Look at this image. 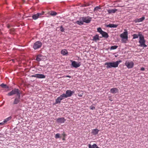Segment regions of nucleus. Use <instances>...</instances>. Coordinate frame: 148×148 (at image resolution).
<instances>
[{
	"label": "nucleus",
	"mask_w": 148,
	"mask_h": 148,
	"mask_svg": "<svg viewBox=\"0 0 148 148\" xmlns=\"http://www.w3.org/2000/svg\"><path fill=\"white\" fill-rule=\"evenodd\" d=\"M5 3H7L6 2V1H5Z\"/></svg>",
	"instance_id": "nucleus-50"
},
{
	"label": "nucleus",
	"mask_w": 148,
	"mask_h": 148,
	"mask_svg": "<svg viewBox=\"0 0 148 148\" xmlns=\"http://www.w3.org/2000/svg\"><path fill=\"white\" fill-rule=\"evenodd\" d=\"M121 62V60H119L115 62H106L105 63L104 65L106 66V67L107 69L111 68L112 67L116 68L118 67L119 64Z\"/></svg>",
	"instance_id": "nucleus-1"
},
{
	"label": "nucleus",
	"mask_w": 148,
	"mask_h": 148,
	"mask_svg": "<svg viewBox=\"0 0 148 148\" xmlns=\"http://www.w3.org/2000/svg\"><path fill=\"white\" fill-rule=\"evenodd\" d=\"M57 14V13L53 11L51 13V15L53 16H55Z\"/></svg>",
	"instance_id": "nucleus-36"
},
{
	"label": "nucleus",
	"mask_w": 148,
	"mask_h": 148,
	"mask_svg": "<svg viewBox=\"0 0 148 148\" xmlns=\"http://www.w3.org/2000/svg\"><path fill=\"white\" fill-rule=\"evenodd\" d=\"M66 77H69V78H71V77L70 76H69V75H67L66 76Z\"/></svg>",
	"instance_id": "nucleus-45"
},
{
	"label": "nucleus",
	"mask_w": 148,
	"mask_h": 148,
	"mask_svg": "<svg viewBox=\"0 0 148 148\" xmlns=\"http://www.w3.org/2000/svg\"><path fill=\"white\" fill-rule=\"evenodd\" d=\"M21 90L16 88H14L12 89L10 92L8 93V96H11L14 95H16L17 96H21Z\"/></svg>",
	"instance_id": "nucleus-2"
},
{
	"label": "nucleus",
	"mask_w": 148,
	"mask_h": 148,
	"mask_svg": "<svg viewBox=\"0 0 148 148\" xmlns=\"http://www.w3.org/2000/svg\"><path fill=\"white\" fill-rule=\"evenodd\" d=\"M59 97L61 98L62 100L65 98H67L66 95H65V93H63L62 95H60Z\"/></svg>",
	"instance_id": "nucleus-29"
},
{
	"label": "nucleus",
	"mask_w": 148,
	"mask_h": 148,
	"mask_svg": "<svg viewBox=\"0 0 148 148\" xmlns=\"http://www.w3.org/2000/svg\"><path fill=\"white\" fill-rule=\"evenodd\" d=\"M70 62H71V66L74 68H77L79 67L81 65L80 62L77 63V62L73 61L72 60H70Z\"/></svg>",
	"instance_id": "nucleus-8"
},
{
	"label": "nucleus",
	"mask_w": 148,
	"mask_h": 148,
	"mask_svg": "<svg viewBox=\"0 0 148 148\" xmlns=\"http://www.w3.org/2000/svg\"><path fill=\"white\" fill-rule=\"evenodd\" d=\"M68 52L66 49H62L61 51V53L63 56H67L68 54Z\"/></svg>",
	"instance_id": "nucleus-20"
},
{
	"label": "nucleus",
	"mask_w": 148,
	"mask_h": 148,
	"mask_svg": "<svg viewBox=\"0 0 148 148\" xmlns=\"http://www.w3.org/2000/svg\"><path fill=\"white\" fill-rule=\"evenodd\" d=\"M4 123H4L3 121V122L1 123H0V125H3L4 124Z\"/></svg>",
	"instance_id": "nucleus-42"
},
{
	"label": "nucleus",
	"mask_w": 148,
	"mask_h": 148,
	"mask_svg": "<svg viewBox=\"0 0 148 148\" xmlns=\"http://www.w3.org/2000/svg\"><path fill=\"white\" fill-rule=\"evenodd\" d=\"M62 100L61 98L59 97H58L57 99L56 100L55 104H57L60 103L61 102V101Z\"/></svg>",
	"instance_id": "nucleus-25"
},
{
	"label": "nucleus",
	"mask_w": 148,
	"mask_h": 148,
	"mask_svg": "<svg viewBox=\"0 0 148 148\" xmlns=\"http://www.w3.org/2000/svg\"><path fill=\"white\" fill-rule=\"evenodd\" d=\"M0 86L3 88L8 89L9 88V86L6 84H5L4 83H2L0 85Z\"/></svg>",
	"instance_id": "nucleus-27"
},
{
	"label": "nucleus",
	"mask_w": 148,
	"mask_h": 148,
	"mask_svg": "<svg viewBox=\"0 0 148 148\" xmlns=\"http://www.w3.org/2000/svg\"><path fill=\"white\" fill-rule=\"evenodd\" d=\"M22 1L23 3H24L25 1L24 0H22Z\"/></svg>",
	"instance_id": "nucleus-46"
},
{
	"label": "nucleus",
	"mask_w": 148,
	"mask_h": 148,
	"mask_svg": "<svg viewBox=\"0 0 148 148\" xmlns=\"http://www.w3.org/2000/svg\"><path fill=\"white\" fill-rule=\"evenodd\" d=\"M83 23V21L82 20V17H80L79 19V20L75 22V23L76 24L79 25H83L84 24Z\"/></svg>",
	"instance_id": "nucleus-18"
},
{
	"label": "nucleus",
	"mask_w": 148,
	"mask_h": 148,
	"mask_svg": "<svg viewBox=\"0 0 148 148\" xmlns=\"http://www.w3.org/2000/svg\"><path fill=\"white\" fill-rule=\"evenodd\" d=\"M125 65L126 66L128 69H131L133 67L134 63L132 61L129 62L128 61H126L125 62Z\"/></svg>",
	"instance_id": "nucleus-9"
},
{
	"label": "nucleus",
	"mask_w": 148,
	"mask_h": 148,
	"mask_svg": "<svg viewBox=\"0 0 148 148\" xmlns=\"http://www.w3.org/2000/svg\"><path fill=\"white\" fill-rule=\"evenodd\" d=\"M117 11V9H109L107 11L108 12V14H110L112 13H114Z\"/></svg>",
	"instance_id": "nucleus-19"
},
{
	"label": "nucleus",
	"mask_w": 148,
	"mask_h": 148,
	"mask_svg": "<svg viewBox=\"0 0 148 148\" xmlns=\"http://www.w3.org/2000/svg\"><path fill=\"white\" fill-rule=\"evenodd\" d=\"M102 35V37L105 38H107L109 37V35L107 32L104 31L101 34Z\"/></svg>",
	"instance_id": "nucleus-22"
},
{
	"label": "nucleus",
	"mask_w": 148,
	"mask_h": 148,
	"mask_svg": "<svg viewBox=\"0 0 148 148\" xmlns=\"http://www.w3.org/2000/svg\"><path fill=\"white\" fill-rule=\"evenodd\" d=\"M142 34H141L140 32H139L138 33V34H134L132 35V36L133 37V39H135L136 38H138V37H140L141 35H142Z\"/></svg>",
	"instance_id": "nucleus-24"
},
{
	"label": "nucleus",
	"mask_w": 148,
	"mask_h": 148,
	"mask_svg": "<svg viewBox=\"0 0 148 148\" xmlns=\"http://www.w3.org/2000/svg\"><path fill=\"white\" fill-rule=\"evenodd\" d=\"M32 77H35L39 79H44L46 77L45 75L42 74H37L31 75Z\"/></svg>",
	"instance_id": "nucleus-10"
},
{
	"label": "nucleus",
	"mask_w": 148,
	"mask_h": 148,
	"mask_svg": "<svg viewBox=\"0 0 148 148\" xmlns=\"http://www.w3.org/2000/svg\"><path fill=\"white\" fill-rule=\"evenodd\" d=\"M117 25L110 24L108 25L106 24L105 26L107 27H110V28H116L118 26Z\"/></svg>",
	"instance_id": "nucleus-14"
},
{
	"label": "nucleus",
	"mask_w": 148,
	"mask_h": 148,
	"mask_svg": "<svg viewBox=\"0 0 148 148\" xmlns=\"http://www.w3.org/2000/svg\"><path fill=\"white\" fill-rule=\"evenodd\" d=\"M102 37H102V36H100V37H99V38H102Z\"/></svg>",
	"instance_id": "nucleus-48"
},
{
	"label": "nucleus",
	"mask_w": 148,
	"mask_h": 148,
	"mask_svg": "<svg viewBox=\"0 0 148 148\" xmlns=\"http://www.w3.org/2000/svg\"><path fill=\"white\" fill-rule=\"evenodd\" d=\"M83 95V93L82 94L80 93H79L78 94V96L79 97H82Z\"/></svg>",
	"instance_id": "nucleus-39"
},
{
	"label": "nucleus",
	"mask_w": 148,
	"mask_h": 148,
	"mask_svg": "<svg viewBox=\"0 0 148 148\" xmlns=\"http://www.w3.org/2000/svg\"><path fill=\"white\" fill-rule=\"evenodd\" d=\"M97 148H100L98 146H97Z\"/></svg>",
	"instance_id": "nucleus-49"
},
{
	"label": "nucleus",
	"mask_w": 148,
	"mask_h": 148,
	"mask_svg": "<svg viewBox=\"0 0 148 148\" xmlns=\"http://www.w3.org/2000/svg\"><path fill=\"white\" fill-rule=\"evenodd\" d=\"M62 135L63 137V138H62V140H65V138L66 137V136L67 135L65 134L64 132H63V133L62 134Z\"/></svg>",
	"instance_id": "nucleus-32"
},
{
	"label": "nucleus",
	"mask_w": 148,
	"mask_h": 148,
	"mask_svg": "<svg viewBox=\"0 0 148 148\" xmlns=\"http://www.w3.org/2000/svg\"><path fill=\"white\" fill-rule=\"evenodd\" d=\"M42 43L40 41L35 42L33 44V48L34 50H37L41 47Z\"/></svg>",
	"instance_id": "nucleus-5"
},
{
	"label": "nucleus",
	"mask_w": 148,
	"mask_h": 148,
	"mask_svg": "<svg viewBox=\"0 0 148 148\" xmlns=\"http://www.w3.org/2000/svg\"><path fill=\"white\" fill-rule=\"evenodd\" d=\"M30 18H29V19H32V18H32V17H29Z\"/></svg>",
	"instance_id": "nucleus-47"
},
{
	"label": "nucleus",
	"mask_w": 148,
	"mask_h": 148,
	"mask_svg": "<svg viewBox=\"0 0 148 148\" xmlns=\"http://www.w3.org/2000/svg\"><path fill=\"white\" fill-rule=\"evenodd\" d=\"M118 46L116 45H115L114 46H112L110 48V50H114L116 49L118 47Z\"/></svg>",
	"instance_id": "nucleus-31"
},
{
	"label": "nucleus",
	"mask_w": 148,
	"mask_h": 148,
	"mask_svg": "<svg viewBox=\"0 0 148 148\" xmlns=\"http://www.w3.org/2000/svg\"><path fill=\"white\" fill-rule=\"evenodd\" d=\"M42 56L41 54L38 55L36 56V60L38 62H40L42 60V58H41V57Z\"/></svg>",
	"instance_id": "nucleus-23"
},
{
	"label": "nucleus",
	"mask_w": 148,
	"mask_h": 148,
	"mask_svg": "<svg viewBox=\"0 0 148 148\" xmlns=\"http://www.w3.org/2000/svg\"><path fill=\"white\" fill-rule=\"evenodd\" d=\"M90 109L92 110H95V108L94 106H91L90 107Z\"/></svg>",
	"instance_id": "nucleus-38"
},
{
	"label": "nucleus",
	"mask_w": 148,
	"mask_h": 148,
	"mask_svg": "<svg viewBox=\"0 0 148 148\" xmlns=\"http://www.w3.org/2000/svg\"><path fill=\"white\" fill-rule=\"evenodd\" d=\"M12 119V117L10 116L5 119L3 121V122L5 123H6L8 121Z\"/></svg>",
	"instance_id": "nucleus-30"
},
{
	"label": "nucleus",
	"mask_w": 148,
	"mask_h": 148,
	"mask_svg": "<svg viewBox=\"0 0 148 148\" xmlns=\"http://www.w3.org/2000/svg\"><path fill=\"white\" fill-rule=\"evenodd\" d=\"M86 5H85V4H83V5H82L81 6V7H86Z\"/></svg>",
	"instance_id": "nucleus-43"
},
{
	"label": "nucleus",
	"mask_w": 148,
	"mask_h": 148,
	"mask_svg": "<svg viewBox=\"0 0 148 148\" xmlns=\"http://www.w3.org/2000/svg\"><path fill=\"white\" fill-rule=\"evenodd\" d=\"M82 20L83 21V22L85 23H90L92 19L91 17L88 16L87 17H81Z\"/></svg>",
	"instance_id": "nucleus-7"
},
{
	"label": "nucleus",
	"mask_w": 148,
	"mask_h": 148,
	"mask_svg": "<svg viewBox=\"0 0 148 148\" xmlns=\"http://www.w3.org/2000/svg\"><path fill=\"white\" fill-rule=\"evenodd\" d=\"M85 5H86V6H89L90 5V4L89 3H86L85 4Z\"/></svg>",
	"instance_id": "nucleus-41"
},
{
	"label": "nucleus",
	"mask_w": 148,
	"mask_h": 148,
	"mask_svg": "<svg viewBox=\"0 0 148 148\" xmlns=\"http://www.w3.org/2000/svg\"><path fill=\"white\" fill-rule=\"evenodd\" d=\"M66 119L64 117H60L57 119L56 120L57 122L59 123H64L66 121Z\"/></svg>",
	"instance_id": "nucleus-12"
},
{
	"label": "nucleus",
	"mask_w": 148,
	"mask_h": 148,
	"mask_svg": "<svg viewBox=\"0 0 148 148\" xmlns=\"http://www.w3.org/2000/svg\"><path fill=\"white\" fill-rule=\"evenodd\" d=\"M101 8L99 6H97L95 8L94 11L98 10L99 9H101Z\"/></svg>",
	"instance_id": "nucleus-34"
},
{
	"label": "nucleus",
	"mask_w": 148,
	"mask_h": 148,
	"mask_svg": "<svg viewBox=\"0 0 148 148\" xmlns=\"http://www.w3.org/2000/svg\"><path fill=\"white\" fill-rule=\"evenodd\" d=\"M118 89L115 88H112L110 90V92L114 94L118 93Z\"/></svg>",
	"instance_id": "nucleus-17"
},
{
	"label": "nucleus",
	"mask_w": 148,
	"mask_h": 148,
	"mask_svg": "<svg viewBox=\"0 0 148 148\" xmlns=\"http://www.w3.org/2000/svg\"><path fill=\"white\" fill-rule=\"evenodd\" d=\"M64 28L62 26H61L60 27V30L62 32H64Z\"/></svg>",
	"instance_id": "nucleus-35"
},
{
	"label": "nucleus",
	"mask_w": 148,
	"mask_h": 148,
	"mask_svg": "<svg viewBox=\"0 0 148 148\" xmlns=\"http://www.w3.org/2000/svg\"><path fill=\"white\" fill-rule=\"evenodd\" d=\"M10 33H12L14 32L15 30H14V29L12 28V29H10Z\"/></svg>",
	"instance_id": "nucleus-37"
},
{
	"label": "nucleus",
	"mask_w": 148,
	"mask_h": 148,
	"mask_svg": "<svg viewBox=\"0 0 148 148\" xmlns=\"http://www.w3.org/2000/svg\"><path fill=\"white\" fill-rule=\"evenodd\" d=\"M124 31L125 32L120 34V36L122 38V42H126V41L127 40L128 38V32L126 29Z\"/></svg>",
	"instance_id": "nucleus-3"
},
{
	"label": "nucleus",
	"mask_w": 148,
	"mask_h": 148,
	"mask_svg": "<svg viewBox=\"0 0 148 148\" xmlns=\"http://www.w3.org/2000/svg\"><path fill=\"white\" fill-rule=\"evenodd\" d=\"M55 138L56 139L60 138V134L59 133L56 134L55 136Z\"/></svg>",
	"instance_id": "nucleus-33"
},
{
	"label": "nucleus",
	"mask_w": 148,
	"mask_h": 148,
	"mask_svg": "<svg viewBox=\"0 0 148 148\" xmlns=\"http://www.w3.org/2000/svg\"><path fill=\"white\" fill-rule=\"evenodd\" d=\"M97 146L96 144H94L92 145L90 144L88 145V147L89 148H97Z\"/></svg>",
	"instance_id": "nucleus-26"
},
{
	"label": "nucleus",
	"mask_w": 148,
	"mask_h": 148,
	"mask_svg": "<svg viewBox=\"0 0 148 148\" xmlns=\"http://www.w3.org/2000/svg\"><path fill=\"white\" fill-rule=\"evenodd\" d=\"M44 12L42 13H38L36 14L33 15L32 16H28L27 17H32V19L34 20H36L38 18L41 17L44 14Z\"/></svg>",
	"instance_id": "nucleus-6"
},
{
	"label": "nucleus",
	"mask_w": 148,
	"mask_h": 148,
	"mask_svg": "<svg viewBox=\"0 0 148 148\" xmlns=\"http://www.w3.org/2000/svg\"><path fill=\"white\" fill-rule=\"evenodd\" d=\"M100 40L98 34H96L93 37V39L92 40L97 42V41Z\"/></svg>",
	"instance_id": "nucleus-16"
},
{
	"label": "nucleus",
	"mask_w": 148,
	"mask_h": 148,
	"mask_svg": "<svg viewBox=\"0 0 148 148\" xmlns=\"http://www.w3.org/2000/svg\"><path fill=\"white\" fill-rule=\"evenodd\" d=\"M74 91H72L70 90H68L66 91V93L67 97H71L74 93Z\"/></svg>",
	"instance_id": "nucleus-11"
},
{
	"label": "nucleus",
	"mask_w": 148,
	"mask_h": 148,
	"mask_svg": "<svg viewBox=\"0 0 148 148\" xmlns=\"http://www.w3.org/2000/svg\"><path fill=\"white\" fill-rule=\"evenodd\" d=\"M145 41L143 36V35H141L139 37V42L140 43L139 46L144 47H147V46L145 44Z\"/></svg>",
	"instance_id": "nucleus-4"
},
{
	"label": "nucleus",
	"mask_w": 148,
	"mask_h": 148,
	"mask_svg": "<svg viewBox=\"0 0 148 148\" xmlns=\"http://www.w3.org/2000/svg\"><path fill=\"white\" fill-rule=\"evenodd\" d=\"M97 32L99 33L100 34H101L103 32V31L102 30L101 28L100 27L97 28Z\"/></svg>",
	"instance_id": "nucleus-28"
},
{
	"label": "nucleus",
	"mask_w": 148,
	"mask_h": 148,
	"mask_svg": "<svg viewBox=\"0 0 148 148\" xmlns=\"http://www.w3.org/2000/svg\"><path fill=\"white\" fill-rule=\"evenodd\" d=\"M7 27H8V28H9L10 27V26L9 24H8L7 25Z\"/></svg>",
	"instance_id": "nucleus-44"
},
{
	"label": "nucleus",
	"mask_w": 148,
	"mask_h": 148,
	"mask_svg": "<svg viewBox=\"0 0 148 148\" xmlns=\"http://www.w3.org/2000/svg\"><path fill=\"white\" fill-rule=\"evenodd\" d=\"M99 130L97 129H93L92 132V133L94 135H96L98 134Z\"/></svg>",
	"instance_id": "nucleus-21"
},
{
	"label": "nucleus",
	"mask_w": 148,
	"mask_h": 148,
	"mask_svg": "<svg viewBox=\"0 0 148 148\" xmlns=\"http://www.w3.org/2000/svg\"><path fill=\"white\" fill-rule=\"evenodd\" d=\"M21 99V96H17L16 97L13 102V104H17L20 101Z\"/></svg>",
	"instance_id": "nucleus-13"
},
{
	"label": "nucleus",
	"mask_w": 148,
	"mask_h": 148,
	"mask_svg": "<svg viewBox=\"0 0 148 148\" xmlns=\"http://www.w3.org/2000/svg\"><path fill=\"white\" fill-rule=\"evenodd\" d=\"M145 70V68L143 67L141 68L140 69V70L142 71H144Z\"/></svg>",
	"instance_id": "nucleus-40"
},
{
	"label": "nucleus",
	"mask_w": 148,
	"mask_h": 148,
	"mask_svg": "<svg viewBox=\"0 0 148 148\" xmlns=\"http://www.w3.org/2000/svg\"><path fill=\"white\" fill-rule=\"evenodd\" d=\"M145 19V17L143 16L142 17L139 18H136L134 21V22L135 23H138L141 22H142Z\"/></svg>",
	"instance_id": "nucleus-15"
}]
</instances>
